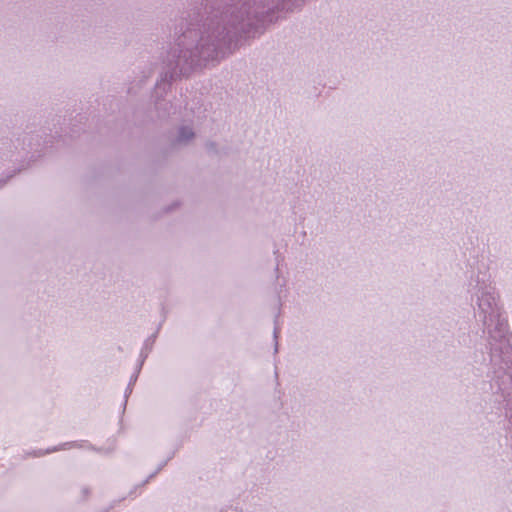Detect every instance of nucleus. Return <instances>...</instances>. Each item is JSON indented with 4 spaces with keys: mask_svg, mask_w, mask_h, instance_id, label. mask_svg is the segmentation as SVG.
Returning <instances> with one entry per match:
<instances>
[{
    "mask_svg": "<svg viewBox=\"0 0 512 512\" xmlns=\"http://www.w3.org/2000/svg\"><path fill=\"white\" fill-rule=\"evenodd\" d=\"M193 136V132L188 128H183L180 132V140H188Z\"/></svg>",
    "mask_w": 512,
    "mask_h": 512,
    "instance_id": "nucleus-1",
    "label": "nucleus"
}]
</instances>
